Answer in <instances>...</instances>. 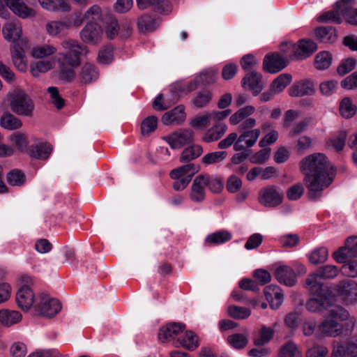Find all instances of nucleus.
I'll return each mask as SVG.
<instances>
[{
  "label": "nucleus",
  "mask_w": 357,
  "mask_h": 357,
  "mask_svg": "<svg viewBox=\"0 0 357 357\" xmlns=\"http://www.w3.org/2000/svg\"><path fill=\"white\" fill-rule=\"evenodd\" d=\"M303 174V183L310 199L315 201L322 196V192L333 183L336 169L328 157L321 153H314L299 162Z\"/></svg>",
  "instance_id": "obj_1"
},
{
  "label": "nucleus",
  "mask_w": 357,
  "mask_h": 357,
  "mask_svg": "<svg viewBox=\"0 0 357 357\" xmlns=\"http://www.w3.org/2000/svg\"><path fill=\"white\" fill-rule=\"evenodd\" d=\"M62 46L67 52L58 59L59 70L57 77L61 83L68 84L74 80V69L80 64V57L86 54L87 50L85 45L71 39L63 41Z\"/></svg>",
  "instance_id": "obj_2"
},
{
  "label": "nucleus",
  "mask_w": 357,
  "mask_h": 357,
  "mask_svg": "<svg viewBox=\"0 0 357 357\" xmlns=\"http://www.w3.org/2000/svg\"><path fill=\"white\" fill-rule=\"evenodd\" d=\"M101 19V9L97 5H93L81 17L75 16L74 25L80 26L84 22L86 24L80 32V37L83 42L95 45L100 41L102 29L98 21Z\"/></svg>",
  "instance_id": "obj_3"
},
{
  "label": "nucleus",
  "mask_w": 357,
  "mask_h": 357,
  "mask_svg": "<svg viewBox=\"0 0 357 357\" xmlns=\"http://www.w3.org/2000/svg\"><path fill=\"white\" fill-rule=\"evenodd\" d=\"M348 320L349 326L352 328L355 325V319L349 318V312L340 306H335L329 311L326 319L319 326L315 337L321 340L326 336L336 337L342 333L343 326L339 322Z\"/></svg>",
  "instance_id": "obj_4"
},
{
  "label": "nucleus",
  "mask_w": 357,
  "mask_h": 357,
  "mask_svg": "<svg viewBox=\"0 0 357 357\" xmlns=\"http://www.w3.org/2000/svg\"><path fill=\"white\" fill-rule=\"evenodd\" d=\"M7 101L10 109L15 114L31 116L35 108L32 99L21 91H12L7 94Z\"/></svg>",
  "instance_id": "obj_5"
},
{
  "label": "nucleus",
  "mask_w": 357,
  "mask_h": 357,
  "mask_svg": "<svg viewBox=\"0 0 357 357\" xmlns=\"http://www.w3.org/2000/svg\"><path fill=\"white\" fill-rule=\"evenodd\" d=\"M219 79V71L215 68H208L203 70L192 81H190L186 89H204L206 87L216 83ZM170 89H185L182 82L178 80L174 82Z\"/></svg>",
  "instance_id": "obj_6"
},
{
  "label": "nucleus",
  "mask_w": 357,
  "mask_h": 357,
  "mask_svg": "<svg viewBox=\"0 0 357 357\" xmlns=\"http://www.w3.org/2000/svg\"><path fill=\"white\" fill-rule=\"evenodd\" d=\"M288 66V60L286 56L278 52L266 54L263 59L262 68L266 73L276 74Z\"/></svg>",
  "instance_id": "obj_7"
},
{
  "label": "nucleus",
  "mask_w": 357,
  "mask_h": 357,
  "mask_svg": "<svg viewBox=\"0 0 357 357\" xmlns=\"http://www.w3.org/2000/svg\"><path fill=\"white\" fill-rule=\"evenodd\" d=\"M283 194L274 185L264 188L259 192L258 201L266 207H275L282 202Z\"/></svg>",
  "instance_id": "obj_8"
},
{
  "label": "nucleus",
  "mask_w": 357,
  "mask_h": 357,
  "mask_svg": "<svg viewBox=\"0 0 357 357\" xmlns=\"http://www.w3.org/2000/svg\"><path fill=\"white\" fill-rule=\"evenodd\" d=\"M172 149H181L193 141V132L189 129H182L162 137Z\"/></svg>",
  "instance_id": "obj_9"
},
{
  "label": "nucleus",
  "mask_w": 357,
  "mask_h": 357,
  "mask_svg": "<svg viewBox=\"0 0 357 357\" xmlns=\"http://www.w3.org/2000/svg\"><path fill=\"white\" fill-rule=\"evenodd\" d=\"M333 256L338 263L345 262V259L357 257V236L347 238L344 247L340 248Z\"/></svg>",
  "instance_id": "obj_10"
},
{
  "label": "nucleus",
  "mask_w": 357,
  "mask_h": 357,
  "mask_svg": "<svg viewBox=\"0 0 357 357\" xmlns=\"http://www.w3.org/2000/svg\"><path fill=\"white\" fill-rule=\"evenodd\" d=\"M305 287L311 296L328 298V288L316 275L310 274L305 280Z\"/></svg>",
  "instance_id": "obj_11"
},
{
  "label": "nucleus",
  "mask_w": 357,
  "mask_h": 357,
  "mask_svg": "<svg viewBox=\"0 0 357 357\" xmlns=\"http://www.w3.org/2000/svg\"><path fill=\"white\" fill-rule=\"evenodd\" d=\"M35 308L40 314L47 317H52L61 310V305L56 298L43 297L40 303L35 305Z\"/></svg>",
  "instance_id": "obj_12"
},
{
  "label": "nucleus",
  "mask_w": 357,
  "mask_h": 357,
  "mask_svg": "<svg viewBox=\"0 0 357 357\" xmlns=\"http://www.w3.org/2000/svg\"><path fill=\"white\" fill-rule=\"evenodd\" d=\"M296 50L294 56L296 61L306 59L317 50V45L310 38H302L295 43Z\"/></svg>",
  "instance_id": "obj_13"
},
{
  "label": "nucleus",
  "mask_w": 357,
  "mask_h": 357,
  "mask_svg": "<svg viewBox=\"0 0 357 357\" xmlns=\"http://www.w3.org/2000/svg\"><path fill=\"white\" fill-rule=\"evenodd\" d=\"M337 291L348 303L357 301V283L352 280L347 279L340 281L337 284Z\"/></svg>",
  "instance_id": "obj_14"
},
{
  "label": "nucleus",
  "mask_w": 357,
  "mask_h": 357,
  "mask_svg": "<svg viewBox=\"0 0 357 357\" xmlns=\"http://www.w3.org/2000/svg\"><path fill=\"white\" fill-rule=\"evenodd\" d=\"M260 135L259 129H253L243 131L238 137L237 141L234 145V150L241 151L245 148L252 147L257 141Z\"/></svg>",
  "instance_id": "obj_15"
},
{
  "label": "nucleus",
  "mask_w": 357,
  "mask_h": 357,
  "mask_svg": "<svg viewBox=\"0 0 357 357\" xmlns=\"http://www.w3.org/2000/svg\"><path fill=\"white\" fill-rule=\"evenodd\" d=\"M354 3V0H338L337 6L346 22L357 26V8H353Z\"/></svg>",
  "instance_id": "obj_16"
},
{
  "label": "nucleus",
  "mask_w": 357,
  "mask_h": 357,
  "mask_svg": "<svg viewBox=\"0 0 357 357\" xmlns=\"http://www.w3.org/2000/svg\"><path fill=\"white\" fill-rule=\"evenodd\" d=\"M16 301L18 306L25 312H27L33 305L34 294L28 284H23L16 294Z\"/></svg>",
  "instance_id": "obj_17"
},
{
  "label": "nucleus",
  "mask_w": 357,
  "mask_h": 357,
  "mask_svg": "<svg viewBox=\"0 0 357 357\" xmlns=\"http://www.w3.org/2000/svg\"><path fill=\"white\" fill-rule=\"evenodd\" d=\"M241 85L244 89H264L265 87L261 73L252 70L245 74Z\"/></svg>",
  "instance_id": "obj_18"
},
{
  "label": "nucleus",
  "mask_w": 357,
  "mask_h": 357,
  "mask_svg": "<svg viewBox=\"0 0 357 357\" xmlns=\"http://www.w3.org/2000/svg\"><path fill=\"white\" fill-rule=\"evenodd\" d=\"M5 3L16 15L21 18H30L36 15L34 9L28 6L23 0H7Z\"/></svg>",
  "instance_id": "obj_19"
},
{
  "label": "nucleus",
  "mask_w": 357,
  "mask_h": 357,
  "mask_svg": "<svg viewBox=\"0 0 357 357\" xmlns=\"http://www.w3.org/2000/svg\"><path fill=\"white\" fill-rule=\"evenodd\" d=\"M184 110V106L180 105L165 112L162 116L161 121L165 125H180L186 118Z\"/></svg>",
  "instance_id": "obj_20"
},
{
  "label": "nucleus",
  "mask_w": 357,
  "mask_h": 357,
  "mask_svg": "<svg viewBox=\"0 0 357 357\" xmlns=\"http://www.w3.org/2000/svg\"><path fill=\"white\" fill-rule=\"evenodd\" d=\"M206 183L204 174H200L193 180L190 193V197L192 202H202L204 200Z\"/></svg>",
  "instance_id": "obj_21"
},
{
  "label": "nucleus",
  "mask_w": 357,
  "mask_h": 357,
  "mask_svg": "<svg viewBox=\"0 0 357 357\" xmlns=\"http://www.w3.org/2000/svg\"><path fill=\"white\" fill-rule=\"evenodd\" d=\"M74 17L66 18L61 21H52L47 24L46 30L47 33L54 36H60L65 34L66 31L73 24L74 25Z\"/></svg>",
  "instance_id": "obj_22"
},
{
  "label": "nucleus",
  "mask_w": 357,
  "mask_h": 357,
  "mask_svg": "<svg viewBox=\"0 0 357 357\" xmlns=\"http://www.w3.org/2000/svg\"><path fill=\"white\" fill-rule=\"evenodd\" d=\"M277 280L288 287H293L296 283V275L294 271L289 266H280L275 271Z\"/></svg>",
  "instance_id": "obj_23"
},
{
  "label": "nucleus",
  "mask_w": 357,
  "mask_h": 357,
  "mask_svg": "<svg viewBox=\"0 0 357 357\" xmlns=\"http://www.w3.org/2000/svg\"><path fill=\"white\" fill-rule=\"evenodd\" d=\"M266 301L272 309H278L283 301V294L281 289L277 285H269L264 290Z\"/></svg>",
  "instance_id": "obj_24"
},
{
  "label": "nucleus",
  "mask_w": 357,
  "mask_h": 357,
  "mask_svg": "<svg viewBox=\"0 0 357 357\" xmlns=\"http://www.w3.org/2000/svg\"><path fill=\"white\" fill-rule=\"evenodd\" d=\"M179 96L177 91H170V97L160 93L153 102V107L158 111L167 109L172 105L177 102Z\"/></svg>",
  "instance_id": "obj_25"
},
{
  "label": "nucleus",
  "mask_w": 357,
  "mask_h": 357,
  "mask_svg": "<svg viewBox=\"0 0 357 357\" xmlns=\"http://www.w3.org/2000/svg\"><path fill=\"white\" fill-rule=\"evenodd\" d=\"M22 28L19 22H8L2 29V33L5 39L13 43V45L19 44L18 40L22 35Z\"/></svg>",
  "instance_id": "obj_26"
},
{
  "label": "nucleus",
  "mask_w": 357,
  "mask_h": 357,
  "mask_svg": "<svg viewBox=\"0 0 357 357\" xmlns=\"http://www.w3.org/2000/svg\"><path fill=\"white\" fill-rule=\"evenodd\" d=\"M185 328V326L180 323H171L162 327L158 333V339L162 342L169 341L180 334Z\"/></svg>",
  "instance_id": "obj_27"
},
{
  "label": "nucleus",
  "mask_w": 357,
  "mask_h": 357,
  "mask_svg": "<svg viewBox=\"0 0 357 357\" xmlns=\"http://www.w3.org/2000/svg\"><path fill=\"white\" fill-rule=\"evenodd\" d=\"M199 169L200 167L199 165L187 162L186 165L172 170L169 175L172 178H186L189 176L191 181L193 176L199 171Z\"/></svg>",
  "instance_id": "obj_28"
},
{
  "label": "nucleus",
  "mask_w": 357,
  "mask_h": 357,
  "mask_svg": "<svg viewBox=\"0 0 357 357\" xmlns=\"http://www.w3.org/2000/svg\"><path fill=\"white\" fill-rule=\"evenodd\" d=\"M99 77L95 66L91 63L84 64L77 76L78 81L82 84H89L96 82Z\"/></svg>",
  "instance_id": "obj_29"
},
{
  "label": "nucleus",
  "mask_w": 357,
  "mask_h": 357,
  "mask_svg": "<svg viewBox=\"0 0 357 357\" xmlns=\"http://www.w3.org/2000/svg\"><path fill=\"white\" fill-rule=\"evenodd\" d=\"M227 130V126L224 123H216L213 127L207 130L202 136L204 142L210 143L219 140Z\"/></svg>",
  "instance_id": "obj_30"
},
{
  "label": "nucleus",
  "mask_w": 357,
  "mask_h": 357,
  "mask_svg": "<svg viewBox=\"0 0 357 357\" xmlns=\"http://www.w3.org/2000/svg\"><path fill=\"white\" fill-rule=\"evenodd\" d=\"M315 36L321 43H332L337 39L336 29L332 26H321L315 29Z\"/></svg>",
  "instance_id": "obj_31"
},
{
  "label": "nucleus",
  "mask_w": 357,
  "mask_h": 357,
  "mask_svg": "<svg viewBox=\"0 0 357 357\" xmlns=\"http://www.w3.org/2000/svg\"><path fill=\"white\" fill-rule=\"evenodd\" d=\"M29 151L31 157L40 160H46L50 155L52 147L49 143L42 142L31 145Z\"/></svg>",
  "instance_id": "obj_32"
},
{
  "label": "nucleus",
  "mask_w": 357,
  "mask_h": 357,
  "mask_svg": "<svg viewBox=\"0 0 357 357\" xmlns=\"http://www.w3.org/2000/svg\"><path fill=\"white\" fill-rule=\"evenodd\" d=\"M158 20L155 15L144 14L138 18V29L142 32L153 31L158 25Z\"/></svg>",
  "instance_id": "obj_33"
},
{
  "label": "nucleus",
  "mask_w": 357,
  "mask_h": 357,
  "mask_svg": "<svg viewBox=\"0 0 357 357\" xmlns=\"http://www.w3.org/2000/svg\"><path fill=\"white\" fill-rule=\"evenodd\" d=\"M12 59L14 65L20 71H25L26 63L24 61V51L20 44L11 45Z\"/></svg>",
  "instance_id": "obj_34"
},
{
  "label": "nucleus",
  "mask_w": 357,
  "mask_h": 357,
  "mask_svg": "<svg viewBox=\"0 0 357 357\" xmlns=\"http://www.w3.org/2000/svg\"><path fill=\"white\" fill-rule=\"evenodd\" d=\"M329 305L328 298L311 296L305 303L307 311L312 313H319L327 309Z\"/></svg>",
  "instance_id": "obj_35"
},
{
  "label": "nucleus",
  "mask_w": 357,
  "mask_h": 357,
  "mask_svg": "<svg viewBox=\"0 0 357 357\" xmlns=\"http://www.w3.org/2000/svg\"><path fill=\"white\" fill-rule=\"evenodd\" d=\"M22 320L20 312L3 309L0 310V323L7 327L19 323Z\"/></svg>",
  "instance_id": "obj_36"
},
{
  "label": "nucleus",
  "mask_w": 357,
  "mask_h": 357,
  "mask_svg": "<svg viewBox=\"0 0 357 357\" xmlns=\"http://www.w3.org/2000/svg\"><path fill=\"white\" fill-rule=\"evenodd\" d=\"M341 16L340 8H337L336 2L333 9L321 13L317 17V21L320 23H327L331 22L337 24H340L343 22Z\"/></svg>",
  "instance_id": "obj_37"
},
{
  "label": "nucleus",
  "mask_w": 357,
  "mask_h": 357,
  "mask_svg": "<svg viewBox=\"0 0 357 357\" xmlns=\"http://www.w3.org/2000/svg\"><path fill=\"white\" fill-rule=\"evenodd\" d=\"M203 153V149L202 146L194 144L185 148L180 155L179 160L181 162H190Z\"/></svg>",
  "instance_id": "obj_38"
},
{
  "label": "nucleus",
  "mask_w": 357,
  "mask_h": 357,
  "mask_svg": "<svg viewBox=\"0 0 357 357\" xmlns=\"http://www.w3.org/2000/svg\"><path fill=\"white\" fill-rule=\"evenodd\" d=\"M231 234L227 230H220L208 234L205 238V243L208 245H218L230 241Z\"/></svg>",
  "instance_id": "obj_39"
},
{
  "label": "nucleus",
  "mask_w": 357,
  "mask_h": 357,
  "mask_svg": "<svg viewBox=\"0 0 357 357\" xmlns=\"http://www.w3.org/2000/svg\"><path fill=\"white\" fill-rule=\"evenodd\" d=\"M41 6L50 11H68L70 6L65 0H38Z\"/></svg>",
  "instance_id": "obj_40"
},
{
  "label": "nucleus",
  "mask_w": 357,
  "mask_h": 357,
  "mask_svg": "<svg viewBox=\"0 0 357 357\" xmlns=\"http://www.w3.org/2000/svg\"><path fill=\"white\" fill-rule=\"evenodd\" d=\"M1 126L7 130H16L22 126L20 119L9 112H5L0 119Z\"/></svg>",
  "instance_id": "obj_41"
},
{
  "label": "nucleus",
  "mask_w": 357,
  "mask_h": 357,
  "mask_svg": "<svg viewBox=\"0 0 357 357\" xmlns=\"http://www.w3.org/2000/svg\"><path fill=\"white\" fill-rule=\"evenodd\" d=\"M183 347L184 348L193 351L199 346V341L197 336L192 331H187L184 337L182 340H178L176 343Z\"/></svg>",
  "instance_id": "obj_42"
},
{
  "label": "nucleus",
  "mask_w": 357,
  "mask_h": 357,
  "mask_svg": "<svg viewBox=\"0 0 357 357\" xmlns=\"http://www.w3.org/2000/svg\"><path fill=\"white\" fill-rule=\"evenodd\" d=\"M347 135V130H340L327 141V144L331 146L335 151H341L344 147Z\"/></svg>",
  "instance_id": "obj_43"
},
{
  "label": "nucleus",
  "mask_w": 357,
  "mask_h": 357,
  "mask_svg": "<svg viewBox=\"0 0 357 357\" xmlns=\"http://www.w3.org/2000/svg\"><path fill=\"white\" fill-rule=\"evenodd\" d=\"M332 54L328 51L319 52L314 59L315 68L318 70L328 69L332 63Z\"/></svg>",
  "instance_id": "obj_44"
},
{
  "label": "nucleus",
  "mask_w": 357,
  "mask_h": 357,
  "mask_svg": "<svg viewBox=\"0 0 357 357\" xmlns=\"http://www.w3.org/2000/svg\"><path fill=\"white\" fill-rule=\"evenodd\" d=\"M328 257V251L325 247H320L312 251L308 255L310 264L317 265L325 262Z\"/></svg>",
  "instance_id": "obj_45"
},
{
  "label": "nucleus",
  "mask_w": 357,
  "mask_h": 357,
  "mask_svg": "<svg viewBox=\"0 0 357 357\" xmlns=\"http://www.w3.org/2000/svg\"><path fill=\"white\" fill-rule=\"evenodd\" d=\"M136 1L140 9H146L149 6H152L160 13L167 11L166 8L167 5L165 0H136Z\"/></svg>",
  "instance_id": "obj_46"
},
{
  "label": "nucleus",
  "mask_w": 357,
  "mask_h": 357,
  "mask_svg": "<svg viewBox=\"0 0 357 357\" xmlns=\"http://www.w3.org/2000/svg\"><path fill=\"white\" fill-rule=\"evenodd\" d=\"M53 61L48 59L38 61L31 64V73L33 76L38 77L41 73H45L53 68Z\"/></svg>",
  "instance_id": "obj_47"
},
{
  "label": "nucleus",
  "mask_w": 357,
  "mask_h": 357,
  "mask_svg": "<svg viewBox=\"0 0 357 357\" xmlns=\"http://www.w3.org/2000/svg\"><path fill=\"white\" fill-rule=\"evenodd\" d=\"M357 107L352 103L351 100L347 97L342 100L340 104V114L345 119H350L356 113Z\"/></svg>",
  "instance_id": "obj_48"
},
{
  "label": "nucleus",
  "mask_w": 357,
  "mask_h": 357,
  "mask_svg": "<svg viewBox=\"0 0 357 357\" xmlns=\"http://www.w3.org/2000/svg\"><path fill=\"white\" fill-rule=\"evenodd\" d=\"M338 274V269L333 265H326L318 268L315 273H312L319 279H331L336 277Z\"/></svg>",
  "instance_id": "obj_49"
},
{
  "label": "nucleus",
  "mask_w": 357,
  "mask_h": 357,
  "mask_svg": "<svg viewBox=\"0 0 357 357\" xmlns=\"http://www.w3.org/2000/svg\"><path fill=\"white\" fill-rule=\"evenodd\" d=\"M255 111V108L251 105L241 108L230 116L229 122L231 125H236L244 119L252 114Z\"/></svg>",
  "instance_id": "obj_50"
},
{
  "label": "nucleus",
  "mask_w": 357,
  "mask_h": 357,
  "mask_svg": "<svg viewBox=\"0 0 357 357\" xmlns=\"http://www.w3.org/2000/svg\"><path fill=\"white\" fill-rule=\"evenodd\" d=\"M119 24L117 20L112 16H109L105 19V32L107 38L113 40L118 35V29Z\"/></svg>",
  "instance_id": "obj_51"
},
{
  "label": "nucleus",
  "mask_w": 357,
  "mask_h": 357,
  "mask_svg": "<svg viewBox=\"0 0 357 357\" xmlns=\"http://www.w3.org/2000/svg\"><path fill=\"white\" fill-rule=\"evenodd\" d=\"M6 180L10 185L22 186L26 181V176L21 170L15 169L7 174Z\"/></svg>",
  "instance_id": "obj_52"
},
{
  "label": "nucleus",
  "mask_w": 357,
  "mask_h": 357,
  "mask_svg": "<svg viewBox=\"0 0 357 357\" xmlns=\"http://www.w3.org/2000/svg\"><path fill=\"white\" fill-rule=\"evenodd\" d=\"M274 335V331L270 327L262 326L257 335L254 340V344L256 347H261L270 342Z\"/></svg>",
  "instance_id": "obj_53"
},
{
  "label": "nucleus",
  "mask_w": 357,
  "mask_h": 357,
  "mask_svg": "<svg viewBox=\"0 0 357 357\" xmlns=\"http://www.w3.org/2000/svg\"><path fill=\"white\" fill-rule=\"evenodd\" d=\"M158 126V118L151 115L144 119L141 123V133L143 136H148L154 132Z\"/></svg>",
  "instance_id": "obj_54"
},
{
  "label": "nucleus",
  "mask_w": 357,
  "mask_h": 357,
  "mask_svg": "<svg viewBox=\"0 0 357 357\" xmlns=\"http://www.w3.org/2000/svg\"><path fill=\"white\" fill-rule=\"evenodd\" d=\"M259 64L257 58L252 54L243 55L240 60V65L245 71H252L258 67Z\"/></svg>",
  "instance_id": "obj_55"
},
{
  "label": "nucleus",
  "mask_w": 357,
  "mask_h": 357,
  "mask_svg": "<svg viewBox=\"0 0 357 357\" xmlns=\"http://www.w3.org/2000/svg\"><path fill=\"white\" fill-rule=\"evenodd\" d=\"M228 343L236 349H243L248 343L246 335L242 333H234L227 337Z\"/></svg>",
  "instance_id": "obj_56"
},
{
  "label": "nucleus",
  "mask_w": 357,
  "mask_h": 357,
  "mask_svg": "<svg viewBox=\"0 0 357 357\" xmlns=\"http://www.w3.org/2000/svg\"><path fill=\"white\" fill-rule=\"evenodd\" d=\"M212 95L210 91H199L192 99V103L197 108L206 107L211 101Z\"/></svg>",
  "instance_id": "obj_57"
},
{
  "label": "nucleus",
  "mask_w": 357,
  "mask_h": 357,
  "mask_svg": "<svg viewBox=\"0 0 357 357\" xmlns=\"http://www.w3.org/2000/svg\"><path fill=\"white\" fill-rule=\"evenodd\" d=\"M204 180L206 183V187H208L213 193H219L223 189V181L220 178L204 174Z\"/></svg>",
  "instance_id": "obj_58"
},
{
  "label": "nucleus",
  "mask_w": 357,
  "mask_h": 357,
  "mask_svg": "<svg viewBox=\"0 0 357 357\" xmlns=\"http://www.w3.org/2000/svg\"><path fill=\"white\" fill-rule=\"evenodd\" d=\"M292 81V75L289 73H282L278 76L271 83L269 89H284Z\"/></svg>",
  "instance_id": "obj_59"
},
{
  "label": "nucleus",
  "mask_w": 357,
  "mask_h": 357,
  "mask_svg": "<svg viewBox=\"0 0 357 357\" xmlns=\"http://www.w3.org/2000/svg\"><path fill=\"white\" fill-rule=\"evenodd\" d=\"M344 264L342 267L343 274L350 278L357 277V257L345 259Z\"/></svg>",
  "instance_id": "obj_60"
},
{
  "label": "nucleus",
  "mask_w": 357,
  "mask_h": 357,
  "mask_svg": "<svg viewBox=\"0 0 357 357\" xmlns=\"http://www.w3.org/2000/svg\"><path fill=\"white\" fill-rule=\"evenodd\" d=\"M227 152L223 151L211 152L206 154L202 158V162L205 165L220 162L227 157Z\"/></svg>",
  "instance_id": "obj_61"
},
{
  "label": "nucleus",
  "mask_w": 357,
  "mask_h": 357,
  "mask_svg": "<svg viewBox=\"0 0 357 357\" xmlns=\"http://www.w3.org/2000/svg\"><path fill=\"white\" fill-rule=\"evenodd\" d=\"M228 314L236 319H244L250 315V310L245 307L230 305L227 309Z\"/></svg>",
  "instance_id": "obj_62"
},
{
  "label": "nucleus",
  "mask_w": 357,
  "mask_h": 357,
  "mask_svg": "<svg viewBox=\"0 0 357 357\" xmlns=\"http://www.w3.org/2000/svg\"><path fill=\"white\" fill-rule=\"evenodd\" d=\"M356 59L352 57L343 59L337 66V73L341 76L349 73L356 68Z\"/></svg>",
  "instance_id": "obj_63"
},
{
  "label": "nucleus",
  "mask_w": 357,
  "mask_h": 357,
  "mask_svg": "<svg viewBox=\"0 0 357 357\" xmlns=\"http://www.w3.org/2000/svg\"><path fill=\"white\" fill-rule=\"evenodd\" d=\"M279 357H301V355L294 343L288 342L280 349Z\"/></svg>",
  "instance_id": "obj_64"
}]
</instances>
